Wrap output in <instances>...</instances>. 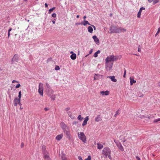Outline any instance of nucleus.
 <instances>
[{"instance_id":"5","label":"nucleus","mask_w":160,"mask_h":160,"mask_svg":"<svg viewBox=\"0 0 160 160\" xmlns=\"http://www.w3.org/2000/svg\"><path fill=\"white\" fill-rule=\"evenodd\" d=\"M111 151L110 149L108 147L104 148L102 150V154L106 157V158H107L108 155L111 153Z\"/></svg>"},{"instance_id":"58","label":"nucleus","mask_w":160,"mask_h":160,"mask_svg":"<svg viewBox=\"0 0 160 160\" xmlns=\"http://www.w3.org/2000/svg\"><path fill=\"white\" fill-rule=\"evenodd\" d=\"M45 7H48V4L46 3L45 4Z\"/></svg>"},{"instance_id":"63","label":"nucleus","mask_w":160,"mask_h":160,"mask_svg":"<svg viewBox=\"0 0 160 160\" xmlns=\"http://www.w3.org/2000/svg\"><path fill=\"white\" fill-rule=\"evenodd\" d=\"M148 1L149 2H151L152 1V0H148Z\"/></svg>"},{"instance_id":"16","label":"nucleus","mask_w":160,"mask_h":160,"mask_svg":"<svg viewBox=\"0 0 160 160\" xmlns=\"http://www.w3.org/2000/svg\"><path fill=\"white\" fill-rule=\"evenodd\" d=\"M92 38L94 39V41L96 43L98 44L99 42V39L97 38V36L94 35L92 37Z\"/></svg>"},{"instance_id":"51","label":"nucleus","mask_w":160,"mask_h":160,"mask_svg":"<svg viewBox=\"0 0 160 160\" xmlns=\"http://www.w3.org/2000/svg\"><path fill=\"white\" fill-rule=\"evenodd\" d=\"M114 141L115 142V143L116 144V145H117V143H118L119 142V141H117L115 140V139L114 140Z\"/></svg>"},{"instance_id":"15","label":"nucleus","mask_w":160,"mask_h":160,"mask_svg":"<svg viewBox=\"0 0 160 160\" xmlns=\"http://www.w3.org/2000/svg\"><path fill=\"white\" fill-rule=\"evenodd\" d=\"M89 120L88 116H87L86 118H85L84 121L82 123V126H84L86 125L87 123V122Z\"/></svg>"},{"instance_id":"38","label":"nucleus","mask_w":160,"mask_h":160,"mask_svg":"<svg viewBox=\"0 0 160 160\" xmlns=\"http://www.w3.org/2000/svg\"><path fill=\"white\" fill-rule=\"evenodd\" d=\"M160 32V28H158V30L155 34V36H156Z\"/></svg>"},{"instance_id":"61","label":"nucleus","mask_w":160,"mask_h":160,"mask_svg":"<svg viewBox=\"0 0 160 160\" xmlns=\"http://www.w3.org/2000/svg\"><path fill=\"white\" fill-rule=\"evenodd\" d=\"M52 22L53 24H54L55 23V21L54 20H52Z\"/></svg>"},{"instance_id":"26","label":"nucleus","mask_w":160,"mask_h":160,"mask_svg":"<svg viewBox=\"0 0 160 160\" xmlns=\"http://www.w3.org/2000/svg\"><path fill=\"white\" fill-rule=\"evenodd\" d=\"M49 97H50L52 100L54 101L55 100V98H56V95L54 94H51L50 96H48Z\"/></svg>"},{"instance_id":"45","label":"nucleus","mask_w":160,"mask_h":160,"mask_svg":"<svg viewBox=\"0 0 160 160\" xmlns=\"http://www.w3.org/2000/svg\"><path fill=\"white\" fill-rule=\"evenodd\" d=\"M62 160H67L66 158L64 156L62 157Z\"/></svg>"},{"instance_id":"60","label":"nucleus","mask_w":160,"mask_h":160,"mask_svg":"<svg viewBox=\"0 0 160 160\" xmlns=\"http://www.w3.org/2000/svg\"><path fill=\"white\" fill-rule=\"evenodd\" d=\"M76 25H81V23H76Z\"/></svg>"},{"instance_id":"13","label":"nucleus","mask_w":160,"mask_h":160,"mask_svg":"<svg viewBox=\"0 0 160 160\" xmlns=\"http://www.w3.org/2000/svg\"><path fill=\"white\" fill-rule=\"evenodd\" d=\"M145 8L144 7H142L141 8L139 9V12H138L137 14V17L138 18H140L141 15V13L142 10H145Z\"/></svg>"},{"instance_id":"49","label":"nucleus","mask_w":160,"mask_h":160,"mask_svg":"<svg viewBox=\"0 0 160 160\" xmlns=\"http://www.w3.org/2000/svg\"><path fill=\"white\" fill-rule=\"evenodd\" d=\"M78 122L75 121V122H73L72 124H73L76 125L77 124H78Z\"/></svg>"},{"instance_id":"55","label":"nucleus","mask_w":160,"mask_h":160,"mask_svg":"<svg viewBox=\"0 0 160 160\" xmlns=\"http://www.w3.org/2000/svg\"><path fill=\"white\" fill-rule=\"evenodd\" d=\"M136 158L137 159V160H141L140 158L138 156H136Z\"/></svg>"},{"instance_id":"29","label":"nucleus","mask_w":160,"mask_h":160,"mask_svg":"<svg viewBox=\"0 0 160 160\" xmlns=\"http://www.w3.org/2000/svg\"><path fill=\"white\" fill-rule=\"evenodd\" d=\"M137 95L139 97H142L143 96V94L142 92H137Z\"/></svg>"},{"instance_id":"40","label":"nucleus","mask_w":160,"mask_h":160,"mask_svg":"<svg viewBox=\"0 0 160 160\" xmlns=\"http://www.w3.org/2000/svg\"><path fill=\"white\" fill-rule=\"evenodd\" d=\"M52 16L53 18H56V17L57 15L55 13H53L52 14Z\"/></svg>"},{"instance_id":"57","label":"nucleus","mask_w":160,"mask_h":160,"mask_svg":"<svg viewBox=\"0 0 160 160\" xmlns=\"http://www.w3.org/2000/svg\"><path fill=\"white\" fill-rule=\"evenodd\" d=\"M92 26L94 30H96V27L94 26L93 25H92Z\"/></svg>"},{"instance_id":"54","label":"nucleus","mask_w":160,"mask_h":160,"mask_svg":"<svg viewBox=\"0 0 160 160\" xmlns=\"http://www.w3.org/2000/svg\"><path fill=\"white\" fill-rule=\"evenodd\" d=\"M19 100V102H18V104L19 105H20L21 106L22 105V104L21 103V102H20V101H21V100Z\"/></svg>"},{"instance_id":"2","label":"nucleus","mask_w":160,"mask_h":160,"mask_svg":"<svg viewBox=\"0 0 160 160\" xmlns=\"http://www.w3.org/2000/svg\"><path fill=\"white\" fill-rule=\"evenodd\" d=\"M45 90L48 96H50L54 92L53 90L51 88L49 84L47 82H46L45 84Z\"/></svg>"},{"instance_id":"4","label":"nucleus","mask_w":160,"mask_h":160,"mask_svg":"<svg viewBox=\"0 0 160 160\" xmlns=\"http://www.w3.org/2000/svg\"><path fill=\"white\" fill-rule=\"evenodd\" d=\"M78 135L79 139L84 143H86L87 141V138L84 133L82 132H78Z\"/></svg>"},{"instance_id":"24","label":"nucleus","mask_w":160,"mask_h":160,"mask_svg":"<svg viewBox=\"0 0 160 160\" xmlns=\"http://www.w3.org/2000/svg\"><path fill=\"white\" fill-rule=\"evenodd\" d=\"M87 24L90 25V23L88 21L85 20L84 22L81 23V25H83L84 26H85Z\"/></svg>"},{"instance_id":"53","label":"nucleus","mask_w":160,"mask_h":160,"mask_svg":"<svg viewBox=\"0 0 160 160\" xmlns=\"http://www.w3.org/2000/svg\"><path fill=\"white\" fill-rule=\"evenodd\" d=\"M44 109L45 111H47L49 110V109L48 108H44Z\"/></svg>"},{"instance_id":"36","label":"nucleus","mask_w":160,"mask_h":160,"mask_svg":"<svg viewBox=\"0 0 160 160\" xmlns=\"http://www.w3.org/2000/svg\"><path fill=\"white\" fill-rule=\"evenodd\" d=\"M21 91H20L19 92V93H18V98L19 99V100H21Z\"/></svg>"},{"instance_id":"46","label":"nucleus","mask_w":160,"mask_h":160,"mask_svg":"<svg viewBox=\"0 0 160 160\" xmlns=\"http://www.w3.org/2000/svg\"><path fill=\"white\" fill-rule=\"evenodd\" d=\"M20 85L19 84H17L15 87L16 88H18L20 86Z\"/></svg>"},{"instance_id":"31","label":"nucleus","mask_w":160,"mask_h":160,"mask_svg":"<svg viewBox=\"0 0 160 160\" xmlns=\"http://www.w3.org/2000/svg\"><path fill=\"white\" fill-rule=\"evenodd\" d=\"M55 7H53L52 8L48 10V13L50 14L51 13V12L55 9Z\"/></svg>"},{"instance_id":"7","label":"nucleus","mask_w":160,"mask_h":160,"mask_svg":"<svg viewBox=\"0 0 160 160\" xmlns=\"http://www.w3.org/2000/svg\"><path fill=\"white\" fill-rule=\"evenodd\" d=\"M39 88L38 90V93L40 94L42 96H43V84L41 82L39 83Z\"/></svg>"},{"instance_id":"28","label":"nucleus","mask_w":160,"mask_h":160,"mask_svg":"<svg viewBox=\"0 0 160 160\" xmlns=\"http://www.w3.org/2000/svg\"><path fill=\"white\" fill-rule=\"evenodd\" d=\"M100 51L99 50H98L94 54L93 56L95 57L96 58L98 57V54L100 53Z\"/></svg>"},{"instance_id":"1","label":"nucleus","mask_w":160,"mask_h":160,"mask_svg":"<svg viewBox=\"0 0 160 160\" xmlns=\"http://www.w3.org/2000/svg\"><path fill=\"white\" fill-rule=\"evenodd\" d=\"M110 33H119L122 32H125L126 30L121 27L117 28L114 25H111L110 28Z\"/></svg>"},{"instance_id":"27","label":"nucleus","mask_w":160,"mask_h":160,"mask_svg":"<svg viewBox=\"0 0 160 160\" xmlns=\"http://www.w3.org/2000/svg\"><path fill=\"white\" fill-rule=\"evenodd\" d=\"M130 83L131 85H132L133 83H135L136 82V81L134 80L133 79L130 78Z\"/></svg>"},{"instance_id":"43","label":"nucleus","mask_w":160,"mask_h":160,"mask_svg":"<svg viewBox=\"0 0 160 160\" xmlns=\"http://www.w3.org/2000/svg\"><path fill=\"white\" fill-rule=\"evenodd\" d=\"M70 108H67L65 109V111L67 112H68V111L70 110Z\"/></svg>"},{"instance_id":"47","label":"nucleus","mask_w":160,"mask_h":160,"mask_svg":"<svg viewBox=\"0 0 160 160\" xmlns=\"http://www.w3.org/2000/svg\"><path fill=\"white\" fill-rule=\"evenodd\" d=\"M78 158L79 159V160H82V157L80 156H78Z\"/></svg>"},{"instance_id":"39","label":"nucleus","mask_w":160,"mask_h":160,"mask_svg":"<svg viewBox=\"0 0 160 160\" xmlns=\"http://www.w3.org/2000/svg\"><path fill=\"white\" fill-rule=\"evenodd\" d=\"M91 158L90 156H88L87 158L85 159L84 160H91Z\"/></svg>"},{"instance_id":"34","label":"nucleus","mask_w":160,"mask_h":160,"mask_svg":"<svg viewBox=\"0 0 160 160\" xmlns=\"http://www.w3.org/2000/svg\"><path fill=\"white\" fill-rule=\"evenodd\" d=\"M119 110H118L116 112L115 114L114 115V117H116L119 114Z\"/></svg>"},{"instance_id":"17","label":"nucleus","mask_w":160,"mask_h":160,"mask_svg":"<svg viewBox=\"0 0 160 160\" xmlns=\"http://www.w3.org/2000/svg\"><path fill=\"white\" fill-rule=\"evenodd\" d=\"M95 121L96 122L101 121L102 120V118L100 115H98L95 119Z\"/></svg>"},{"instance_id":"32","label":"nucleus","mask_w":160,"mask_h":160,"mask_svg":"<svg viewBox=\"0 0 160 160\" xmlns=\"http://www.w3.org/2000/svg\"><path fill=\"white\" fill-rule=\"evenodd\" d=\"M160 121V118H158L157 119H155L154 120L153 122L155 123L158 122Z\"/></svg>"},{"instance_id":"56","label":"nucleus","mask_w":160,"mask_h":160,"mask_svg":"<svg viewBox=\"0 0 160 160\" xmlns=\"http://www.w3.org/2000/svg\"><path fill=\"white\" fill-rule=\"evenodd\" d=\"M24 144L23 142H22L21 144V147L22 148H23L24 146Z\"/></svg>"},{"instance_id":"3","label":"nucleus","mask_w":160,"mask_h":160,"mask_svg":"<svg viewBox=\"0 0 160 160\" xmlns=\"http://www.w3.org/2000/svg\"><path fill=\"white\" fill-rule=\"evenodd\" d=\"M118 56H114L112 55L108 56L105 59V62H112L117 61L118 59Z\"/></svg>"},{"instance_id":"44","label":"nucleus","mask_w":160,"mask_h":160,"mask_svg":"<svg viewBox=\"0 0 160 160\" xmlns=\"http://www.w3.org/2000/svg\"><path fill=\"white\" fill-rule=\"evenodd\" d=\"M60 68L58 66H56L55 67V69L56 70H58L60 69Z\"/></svg>"},{"instance_id":"33","label":"nucleus","mask_w":160,"mask_h":160,"mask_svg":"<svg viewBox=\"0 0 160 160\" xmlns=\"http://www.w3.org/2000/svg\"><path fill=\"white\" fill-rule=\"evenodd\" d=\"M78 119L80 121H82L83 119V118L81 117V116L80 115H79L78 117Z\"/></svg>"},{"instance_id":"9","label":"nucleus","mask_w":160,"mask_h":160,"mask_svg":"<svg viewBox=\"0 0 160 160\" xmlns=\"http://www.w3.org/2000/svg\"><path fill=\"white\" fill-rule=\"evenodd\" d=\"M60 126L61 128L63 130V132L69 128L67 125L63 122H62L61 123Z\"/></svg>"},{"instance_id":"10","label":"nucleus","mask_w":160,"mask_h":160,"mask_svg":"<svg viewBox=\"0 0 160 160\" xmlns=\"http://www.w3.org/2000/svg\"><path fill=\"white\" fill-rule=\"evenodd\" d=\"M63 132L65 134L67 138L69 139L71 138V135L69 131V128L67 130H65L63 131Z\"/></svg>"},{"instance_id":"25","label":"nucleus","mask_w":160,"mask_h":160,"mask_svg":"<svg viewBox=\"0 0 160 160\" xmlns=\"http://www.w3.org/2000/svg\"><path fill=\"white\" fill-rule=\"evenodd\" d=\"M19 99L18 98H16L14 99V106H17L18 105V103L19 101Z\"/></svg>"},{"instance_id":"20","label":"nucleus","mask_w":160,"mask_h":160,"mask_svg":"<svg viewBox=\"0 0 160 160\" xmlns=\"http://www.w3.org/2000/svg\"><path fill=\"white\" fill-rule=\"evenodd\" d=\"M63 136L62 134L58 135L56 137V139L58 141H60L62 138Z\"/></svg>"},{"instance_id":"23","label":"nucleus","mask_w":160,"mask_h":160,"mask_svg":"<svg viewBox=\"0 0 160 160\" xmlns=\"http://www.w3.org/2000/svg\"><path fill=\"white\" fill-rule=\"evenodd\" d=\"M88 32L90 33H92L93 31V29L92 27L91 26H89L88 28Z\"/></svg>"},{"instance_id":"41","label":"nucleus","mask_w":160,"mask_h":160,"mask_svg":"<svg viewBox=\"0 0 160 160\" xmlns=\"http://www.w3.org/2000/svg\"><path fill=\"white\" fill-rule=\"evenodd\" d=\"M138 51L139 52L141 51V48L140 45H138Z\"/></svg>"},{"instance_id":"35","label":"nucleus","mask_w":160,"mask_h":160,"mask_svg":"<svg viewBox=\"0 0 160 160\" xmlns=\"http://www.w3.org/2000/svg\"><path fill=\"white\" fill-rule=\"evenodd\" d=\"M12 29L11 28H10L8 30V38H9L10 35V32L12 30Z\"/></svg>"},{"instance_id":"11","label":"nucleus","mask_w":160,"mask_h":160,"mask_svg":"<svg viewBox=\"0 0 160 160\" xmlns=\"http://www.w3.org/2000/svg\"><path fill=\"white\" fill-rule=\"evenodd\" d=\"M45 148L44 149V150L43 152V158L45 159H47V160L49 158H50L49 156L47 154L48 152L46 151H45Z\"/></svg>"},{"instance_id":"12","label":"nucleus","mask_w":160,"mask_h":160,"mask_svg":"<svg viewBox=\"0 0 160 160\" xmlns=\"http://www.w3.org/2000/svg\"><path fill=\"white\" fill-rule=\"evenodd\" d=\"M102 76L100 74H95L94 76V80H98L102 78Z\"/></svg>"},{"instance_id":"42","label":"nucleus","mask_w":160,"mask_h":160,"mask_svg":"<svg viewBox=\"0 0 160 160\" xmlns=\"http://www.w3.org/2000/svg\"><path fill=\"white\" fill-rule=\"evenodd\" d=\"M126 70L125 69H124V74H123V77L124 78H125L126 77Z\"/></svg>"},{"instance_id":"62","label":"nucleus","mask_w":160,"mask_h":160,"mask_svg":"<svg viewBox=\"0 0 160 160\" xmlns=\"http://www.w3.org/2000/svg\"><path fill=\"white\" fill-rule=\"evenodd\" d=\"M146 118H148L149 119L150 118V117L149 116H147L146 117Z\"/></svg>"},{"instance_id":"6","label":"nucleus","mask_w":160,"mask_h":160,"mask_svg":"<svg viewBox=\"0 0 160 160\" xmlns=\"http://www.w3.org/2000/svg\"><path fill=\"white\" fill-rule=\"evenodd\" d=\"M113 64L112 62H105V67L108 71H109L112 69Z\"/></svg>"},{"instance_id":"30","label":"nucleus","mask_w":160,"mask_h":160,"mask_svg":"<svg viewBox=\"0 0 160 160\" xmlns=\"http://www.w3.org/2000/svg\"><path fill=\"white\" fill-rule=\"evenodd\" d=\"M67 113H68V116L70 117L71 118H74V116L72 115L71 112L69 111L67 112Z\"/></svg>"},{"instance_id":"8","label":"nucleus","mask_w":160,"mask_h":160,"mask_svg":"<svg viewBox=\"0 0 160 160\" xmlns=\"http://www.w3.org/2000/svg\"><path fill=\"white\" fill-rule=\"evenodd\" d=\"M19 56L17 54H15L11 60V63L12 64L14 63L15 62H18L19 59Z\"/></svg>"},{"instance_id":"59","label":"nucleus","mask_w":160,"mask_h":160,"mask_svg":"<svg viewBox=\"0 0 160 160\" xmlns=\"http://www.w3.org/2000/svg\"><path fill=\"white\" fill-rule=\"evenodd\" d=\"M158 86L159 87H160V81L158 82Z\"/></svg>"},{"instance_id":"21","label":"nucleus","mask_w":160,"mask_h":160,"mask_svg":"<svg viewBox=\"0 0 160 160\" xmlns=\"http://www.w3.org/2000/svg\"><path fill=\"white\" fill-rule=\"evenodd\" d=\"M97 148L98 149H101L103 148V145L100 143H97Z\"/></svg>"},{"instance_id":"52","label":"nucleus","mask_w":160,"mask_h":160,"mask_svg":"<svg viewBox=\"0 0 160 160\" xmlns=\"http://www.w3.org/2000/svg\"><path fill=\"white\" fill-rule=\"evenodd\" d=\"M14 82H18L15 80H13L12 81V83H14Z\"/></svg>"},{"instance_id":"37","label":"nucleus","mask_w":160,"mask_h":160,"mask_svg":"<svg viewBox=\"0 0 160 160\" xmlns=\"http://www.w3.org/2000/svg\"><path fill=\"white\" fill-rule=\"evenodd\" d=\"M153 4H155L158 3L159 2L158 0H153Z\"/></svg>"},{"instance_id":"64","label":"nucleus","mask_w":160,"mask_h":160,"mask_svg":"<svg viewBox=\"0 0 160 160\" xmlns=\"http://www.w3.org/2000/svg\"><path fill=\"white\" fill-rule=\"evenodd\" d=\"M79 17V15H77V18H78Z\"/></svg>"},{"instance_id":"22","label":"nucleus","mask_w":160,"mask_h":160,"mask_svg":"<svg viewBox=\"0 0 160 160\" xmlns=\"http://www.w3.org/2000/svg\"><path fill=\"white\" fill-rule=\"evenodd\" d=\"M70 58L72 60H75L76 58V54L75 53H72L70 56Z\"/></svg>"},{"instance_id":"48","label":"nucleus","mask_w":160,"mask_h":160,"mask_svg":"<svg viewBox=\"0 0 160 160\" xmlns=\"http://www.w3.org/2000/svg\"><path fill=\"white\" fill-rule=\"evenodd\" d=\"M92 51H93L92 49H91L89 52V54H91L92 53Z\"/></svg>"},{"instance_id":"18","label":"nucleus","mask_w":160,"mask_h":160,"mask_svg":"<svg viewBox=\"0 0 160 160\" xmlns=\"http://www.w3.org/2000/svg\"><path fill=\"white\" fill-rule=\"evenodd\" d=\"M107 78H108L111 79V81L112 82H117V80L115 78V77L114 76H108Z\"/></svg>"},{"instance_id":"14","label":"nucleus","mask_w":160,"mask_h":160,"mask_svg":"<svg viewBox=\"0 0 160 160\" xmlns=\"http://www.w3.org/2000/svg\"><path fill=\"white\" fill-rule=\"evenodd\" d=\"M116 145L121 151H123L124 150L123 147L121 143L119 142L118 143H117Z\"/></svg>"},{"instance_id":"50","label":"nucleus","mask_w":160,"mask_h":160,"mask_svg":"<svg viewBox=\"0 0 160 160\" xmlns=\"http://www.w3.org/2000/svg\"><path fill=\"white\" fill-rule=\"evenodd\" d=\"M108 157L109 158L111 159V153L109 154L108 155Z\"/></svg>"},{"instance_id":"19","label":"nucleus","mask_w":160,"mask_h":160,"mask_svg":"<svg viewBox=\"0 0 160 160\" xmlns=\"http://www.w3.org/2000/svg\"><path fill=\"white\" fill-rule=\"evenodd\" d=\"M100 93L102 96H107L109 94V92L108 90H107L105 91H102L100 92Z\"/></svg>"}]
</instances>
